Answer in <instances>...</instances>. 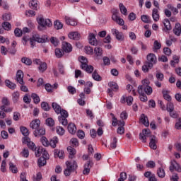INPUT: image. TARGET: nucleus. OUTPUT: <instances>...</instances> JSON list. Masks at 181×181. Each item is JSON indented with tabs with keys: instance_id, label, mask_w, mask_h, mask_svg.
I'll use <instances>...</instances> for the list:
<instances>
[{
	"instance_id": "nucleus-1",
	"label": "nucleus",
	"mask_w": 181,
	"mask_h": 181,
	"mask_svg": "<svg viewBox=\"0 0 181 181\" xmlns=\"http://www.w3.org/2000/svg\"><path fill=\"white\" fill-rule=\"evenodd\" d=\"M158 59L155 54L150 53L147 55V62L144 63V65L142 66V70L144 73H148L149 69L153 67V64H156Z\"/></svg>"
},
{
	"instance_id": "nucleus-2",
	"label": "nucleus",
	"mask_w": 181,
	"mask_h": 181,
	"mask_svg": "<svg viewBox=\"0 0 181 181\" xmlns=\"http://www.w3.org/2000/svg\"><path fill=\"white\" fill-rule=\"evenodd\" d=\"M66 169L64 170V173L65 176H70L73 172H76L78 165H77V162L76 160H69L66 162Z\"/></svg>"
},
{
	"instance_id": "nucleus-3",
	"label": "nucleus",
	"mask_w": 181,
	"mask_h": 181,
	"mask_svg": "<svg viewBox=\"0 0 181 181\" xmlns=\"http://www.w3.org/2000/svg\"><path fill=\"white\" fill-rule=\"evenodd\" d=\"M37 23L40 25L41 28H44L46 29L47 28H52L53 23L52 21L49 18H45L43 16H40L37 18Z\"/></svg>"
},
{
	"instance_id": "nucleus-4",
	"label": "nucleus",
	"mask_w": 181,
	"mask_h": 181,
	"mask_svg": "<svg viewBox=\"0 0 181 181\" xmlns=\"http://www.w3.org/2000/svg\"><path fill=\"white\" fill-rule=\"evenodd\" d=\"M112 21H114V22H116V23H117L118 25H120V26H124V25H125V22L124 21V19L121 18V17H119V13L118 11V10L114 8L112 10Z\"/></svg>"
},
{
	"instance_id": "nucleus-5",
	"label": "nucleus",
	"mask_w": 181,
	"mask_h": 181,
	"mask_svg": "<svg viewBox=\"0 0 181 181\" xmlns=\"http://www.w3.org/2000/svg\"><path fill=\"white\" fill-rule=\"evenodd\" d=\"M61 115L58 117V120L62 124V125L66 126L68 124L67 118L69 117V112L66 111L65 110L61 109V112H59Z\"/></svg>"
},
{
	"instance_id": "nucleus-6",
	"label": "nucleus",
	"mask_w": 181,
	"mask_h": 181,
	"mask_svg": "<svg viewBox=\"0 0 181 181\" xmlns=\"http://www.w3.org/2000/svg\"><path fill=\"white\" fill-rule=\"evenodd\" d=\"M31 39L37 43H46L47 40V38L40 37V35H39L37 32H33L32 33Z\"/></svg>"
},
{
	"instance_id": "nucleus-7",
	"label": "nucleus",
	"mask_w": 181,
	"mask_h": 181,
	"mask_svg": "<svg viewBox=\"0 0 181 181\" xmlns=\"http://www.w3.org/2000/svg\"><path fill=\"white\" fill-rule=\"evenodd\" d=\"M152 138L151 135V130L149 129H144L143 133H140L139 138L142 142H146V138Z\"/></svg>"
},
{
	"instance_id": "nucleus-8",
	"label": "nucleus",
	"mask_w": 181,
	"mask_h": 181,
	"mask_svg": "<svg viewBox=\"0 0 181 181\" xmlns=\"http://www.w3.org/2000/svg\"><path fill=\"white\" fill-rule=\"evenodd\" d=\"M23 144H26L28 148H29L33 152H35V151H36V149H37L36 144H35V143H33V141H30V139H29V137L24 138Z\"/></svg>"
},
{
	"instance_id": "nucleus-9",
	"label": "nucleus",
	"mask_w": 181,
	"mask_h": 181,
	"mask_svg": "<svg viewBox=\"0 0 181 181\" xmlns=\"http://www.w3.org/2000/svg\"><path fill=\"white\" fill-rule=\"evenodd\" d=\"M23 71L22 70L17 71L16 73V81L20 83L21 86H23L25 84V81H23Z\"/></svg>"
},
{
	"instance_id": "nucleus-10",
	"label": "nucleus",
	"mask_w": 181,
	"mask_h": 181,
	"mask_svg": "<svg viewBox=\"0 0 181 181\" xmlns=\"http://www.w3.org/2000/svg\"><path fill=\"white\" fill-rule=\"evenodd\" d=\"M156 144H158V138L156 136H151L149 143L150 148L154 151L156 150L158 148Z\"/></svg>"
},
{
	"instance_id": "nucleus-11",
	"label": "nucleus",
	"mask_w": 181,
	"mask_h": 181,
	"mask_svg": "<svg viewBox=\"0 0 181 181\" xmlns=\"http://www.w3.org/2000/svg\"><path fill=\"white\" fill-rule=\"evenodd\" d=\"M173 170H176V172H181L180 165L176 162V160L171 161V165H170V171L173 172Z\"/></svg>"
},
{
	"instance_id": "nucleus-12",
	"label": "nucleus",
	"mask_w": 181,
	"mask_h": 181,
	"mask_svg": "<svg viewBox=\"0 0 181 181\" xmlns=\"http://www.w3.org/2000/svg\"><path fill=\"white\" fill-rule=\"evenodd\" d=\"M62 49L65 53H70L73 51V46L67 42H62Z\"/></svg>"
},
{
	"instance_id": "nucleus-13",
	"label": "nucleus",
	"mask_w": 181,
	"mask_h": 181,
	"mask_svg": "<svg viewBox=\"0 0 181 181\" xmlns=\"http://www.w3.org/2000/svg\"><path fill=\"white\" fill-rule=\"evenodd\" d=\"M46 134V130L43 127H38L34 131V135L37 138H40V136H43Z\"/></svg>"
},
{
	"instance_id": "nucleus-14",
	"label": "nucleus",
	"mask_w": 181,
	"mask_h": 181,
	"mask_svg": "<svg viewBox=\"0 0 181 181\" xmlns=\"http://www.w3.org/2000/svg\"><path fill=\"white\" fill-rule=\"evenodd\" d=\"M81 69L82 70H84L85 71H86V73H88L89 74H91V73L94 71V66L88 65V64L81 65Z\"/></svg>"
},
{
	"instance_id": "nucleus-15",
	"label": "nucleus",
	"mask_w": 181,
	"mask_h": 181,
	"mask_svg": "<svg viewBox=\"0 0 181 181\" xmlns=\"http://www.w3.org/2000/svg\"><path fill=\"white\" fill-rule=\"evenodd\" d=\"M65 21L66 25H70L71 26H77V20L71 17L65 16Z\"/></svg>"
},
{
	"instance_id": "nucleus-16",
	"label": "nucleus",
	"mask_w": 181,
	"mask_h": 181,
	"mask_svg": "<svg viewBox=\"0 0 181 181\" xmlns=\"http://www.w3.org/2000/svg\"><path fill=\"white\" fill-rule=\"evenodd\" d=\"M88 42L92 46H97L98 44V41H97V39L95 38V35L93 33L89 34Z\"/></svg>"
},
{
	"instance_id": "nucleus-17",
	"label": "nucleus",
	"mask_w": 181,
	"mask_h": 181,
	"mask_svg": "<svg viewBox=\"0 0 181 181\" xmlns=\"http://www.w3.org/2000/svg\"><path fill=\"white\" fill-rule=\"evenodd\" d=\"M29 6L31 9L34 11H37L40 6H39V1L37 0H32L29 2Z\"/></svg>"
},
{
	"instance_id": "nucleus-18",
	"label": "nucleus",
	"mask_w": 181,
	"mask_h": 181,
	"mask_svg": "<svg viewBox=\"0 0 181 181\" xmlns=\"http://www.w3.org/2000/svg\"><path fill=\"white\" fill-rule=\"evenodd\" d=\"M152 18L154 22H158L159 18H160L159 15V10L158 8H153L152 11Z\"/></svg>"
},
{
	"instance_id": "nucleus-19",
	"label": "nucleus",
	"mask_w": 181,
	"mask_h": 181,
	"mask_svg": "<svg viewBox=\"0 0 181 181\" xmlns=\"http://www.w3.org/2000/svg\"><path fill=\"white\" fill-rule=\"evenodd\" d=\"M54 158H59V159H63L64 158V151L63 150L55 149L54 151Z\"/></svg>"
},
{
	"instance_id": "nucleus-20",
	"label": "nucleus",
	"mask_w": 181,
	"mask_h": 181,
	"mask_svg": "<svg viewBox=\"0 0 181 181\" xmlns=\"http://www.w3.org/2000/svg\"><path fill=\"white\" fill-rule=\"evenodd\" d=\"M68 131L69 134H71V135H74V134L77 132V127H76V124L74 123H69L68 124Z\"/></svg>"
},
{
	"instance_id": "nucleus-21",
	"label": "nucleus",
	"mask_w": 181,
	"mask_h": 181,
	"mask_svg": "<svg viewBox=\"0 0 181 181\" xmlns=\"http://www.w3.org/2000/svg\"><path fill=\"white\" fill-rule=\"evenodd\" d=\"M140 122L143 124L145 127H149V120L148 117L145 114H141L140 117Z\"/></svg>"
},
{
	"instance_id": "nucleus-22",
	"label": "nucleus",
	"mask_w": 181,
	"mask_h": 181,
	"mask_svg": "<svg viewBox=\"0 0 181 181\" xmlns=\"http://www.w3.org/2000/svg\"><path fill=\"white\" fill-rule=\"evenodd\" d=\"M30 127L32 128V129H37L40 127V120L35 119L32 121V122L30 124Z\"/></svg>"
},
{
	"instance_id": "nucleus-23",
	"label": "nucleus",
	"mask_w": 181,
	"mask_h": 181,
	"mask_svg": "<svg viewBox=\"0 0 181 181\" xmlns=\"http://www.w3.org/2000/svg\"><path fill=\"white\" fill-rule=\"evenodd\" d=\"M112 33L114 36H115L117 40H122V33L118 31V30L113 28L112 29Z\"/></svg>"
},
{
	"instance_id": "nucleus-24",
	"label": "nucleus",
	"mask_w": 181,
	"mask_h": 181,
	"mask_svg": "<svg viewBox=\"0 0 181 181\" xmlns=\"http://www.w3.org/2000/svg\"><path fill=\"white\" fill-rule=\"evenodd\" d=\"M69 39H72L73 40H80V34L78 32H71L68 35Z\"/></svg>"
},
{
	"instance_id": "nucleus-25",
	"label": "nucleus",
	"mask_w": 181,
	"mask_h": 181,
	"mask_svg": "<svg viewBox=\"0 0 181 181\" xmlns=\"http://www.w3.org/2000/svg\"><path fill=\"white\" fill-rule=\"evenodd\" d=\"M134 101V98L132 96H128L126 98L123 97V100H122V103L125 104L127 103V105H131Z\"/></svg>"
},
{
	"instance_id": "nucleus-26",
	"label": "nucleus",
	"mask_w": 181,
	"mask_h": 181,
	"mask_svg": "<svg viewBox=\"0 0 181 181\" xmlns=\"http://www.w3.org/2000/svg\"><path fill=\"white\" fill-rule=\"evenodd\" d=\"M52 107L55 111L56 114H60V112H62V107H60L59 104L54 102L52 103Z\"/></svg>"
},
{
	"instance_id": "nucleus-27",
	"label": "nucleus",
	"mask_w": 181,
	"mask_h": 181,
	"mask_svg": "<svg viewBox=\"0 0 181 181\" xmlns=\"http://www.w3.org/2000/svg\"><path fill=\"white\" fill-rule=\"evenodd\" d=\"M58 142H59V138H57V136H54L49 141V145H50L52 148H56V145L57 144Z\"/></svg>"
},
{
	"instance_id": "nucleus-28",
	"label": "nucleus",
	"mask_w": 181,
	"mask_h": 181,
	"mask_svg": "<svg viewBox=\"0 0 181 181\" xmlns=\"http://www.w3.org/2000/svg\"><path fill=\"white\" fill-rule=\"evenodd\" d=\"M67 151L69 153V158L73 159V158H74V155H76V148H74L71 146H69L67 148Z\"/></svg>"
},
{
	"instance_id": "nucleus-29",
	"label": "nucleus",
	"mask_w": 181,
	"mask_h": 181,
	"mask_svg": "<svg viewBox=\"0 0 181 181\" xmlns=\"http://www.w3.org/2000/svg\"><path fill=\"white\" fill-rule=\"evenodd\" d=\"M93 52L96 57H101L103 56V48L100 47H96Z\"/></svg>"
},
{
	"instance_id": "nucleus-30",
	"label": "nucleus",
	"mask_w": 181,
	"mask_h": 181,
	"mask_svg": "<svg viewBox=\"0 0 181 181\" xmlns=\"http://www.w3.org/2000/svg\"><path fill=\"white\" fill-rule=\"evenodd\" d=\"M92 78H93V80L95 81H101V80H103V78H101V76L98 74L97 70H95L92 74Z\"/></svg>"
},
{
	"instance_id": "nucleus-31",
	"label": "nucleus",
	"mask_w": 181,
	"mask_h": 181,
	"mask_svg": "<svg viewBox=\"0 0 181 181\" xmlns=\"http://www.w3.org/2000/svg\"><path fill=\"white\" fill-rule=\"evenodd\" d=\"M163 23L166 29V30H172V25H170V21L169 19L165 18L163 20Z\"/></svg>"
},
{
	"instance_id": "nucleus-32",
	"label": "nucleus",
	"mask_w": 181,
	"mask_h": 181,
	"mask_svg": "<svg viewBox=\"0 0 181 181\" xmlns=\"http://www.w3.org/2000/svg\"><path fill=\"white\" fill-rule=\"evenodd\" d=\"M5 84L6 87L10 88L11 90H15V88H16V85L8 79L5 81Z\"/></svg>"
},
{
	"instance_id": "nucleus-33",
	"label": "nucleus",
	"mask_w": 181,
	"mask_h": 181,
	"mask_svg": "<svg viewBox=\"0 0 181 181\" xmlns=\"http://www.w3.org/2000/svg\"><path fill=\"white\" fill-rule=\"evenodd\" d=\"M46 158L45 157H40L37 160V165L39 168H42V166H45L46 165L47 161Z\"/></svg>"
},
{
	"instance_id": "nucleus-34",
	"label": "nucleus",
	"mask_w": 181,
	"mask_h": 181,
	"mask_svg": "<svg viewBox=\"0 0 181 181\" xmlns=\"http://www.w3.org/2000/svg\"><path fill=\"white\" fill-rule=\"evenodd\" d=\"M144 94H146L147 95H151L152 93H153V89H152V87L150 86H144Z\"/></svg>"
},
{
	"instance_id": "nucleus-35",
	"label": "nucleus",
	"mask_w": 181,
	"mask_h": 181,
	"mask_svg": "<svg viewBox=\"0 0 181 181\" xmlns=\"http://www.w3.org/2000/svg\"><path fill=\"white\" fill-rule=\"evenodd\" d=\"M3 28L4 30H11L12 29V25H11V23L8 21H4L2 24Z\"/></svg>"
},
{
	"instance_id": "nucleus-36",
	"label": "nucleus",
	"mask_w": 181,
	"mask_h": 181,
	"mask_svg": "<svg viewBox=\"0 0 181 181\" xmlns=\"http://www.w3.org/2000/svg\"><path fill=\"white\" fill-rule=\"evenodd\" d=\"M20 131L22 133V134L25 136V138H28V136L29 135V130L28 129V128L21 126L20 127Z\"/></svg>"
},
{
	"instance_id": "nucleus-37",
	"label": "nucleus",
	"mask_w": 181,
	"mask_h": 181,
	"mask_svg": "<svg viewBox=\"0 0 181 181\" xmlns=\"http://www.w3.org/2000/svg\"><path fill=\"white\" fill-rule=\"evenodd\" d=\"M54 29H57V30L63 29V23H62V22H60L59 21L57 20L54 22Z\"/></svg>"
},
{
	"instance_id": "nucleus-38",
	"label": "nucleus",
	"mask_w": 181,
	"mask_h": 181,
	"mask_svg": "<svg viewBox=\"0 0 181 181\" xmlns=\"http://www.w3.org/2000/svg\"><path fill=\"white\" fill-rule=\"evenodd\" d=\"M31 98H33L35 104H39L40 103V98L36 93H32Z\"/></svg>"
},
{
	"instance_id": "nucleus-39",
	"label": "nucleus",
	"mask_w": 181,
	"mask_h": 181,
	"mask_svg": "<svg viewBox=\"0 0 181 181\" xmlns=\"http://www.w3.org/2000/svg\"><path fill=\"white\" fill-rule=\"evenodd\" d=\"M38 69L40 71H42V73L44 71H46V70L47 69V64H46V62H42L40 64V66H38Z\"/></svg>"
},
{
	"instance_id": "nucleus-40",
	"label": "nucleus",
	"mask_w": 181,
	"mask_h": 181,
	"mask_svg": "<svg viewBox=\"0 0 181 181\" xmlns=\"http://www.w3.org/2000/svg\"><path fill=\"white\" fill-rule=\"evenodd\" d=\"M43 151V147H37V149L34 150L36 158H39L42 156Z\"/></svg>"
},
{
	"instance_id": "nucleus-41",
	"label": "nucleus",
	"mask_w": 181,
	"mask_h": 181,
	"mask_svg": "<svg viewBox=\"0 0 181 181\" xmlns=\"http://www.w3.org/2000/svg\"><path fill=\"white\" fill-rule=\"evenodd\" d=\"M162 93L163 95V98L166 100V101H168V103H170V101L172 100V97H170V95L168 94V90H163Z\"/></svg>"
},
{
	"instance_id": "nucleus-42",
	"label": "nucleus",
	"mask_w": 181,
	"mask_h": 181,
	"mask_svg": "<svg viewBox=\"0 0 181 181\" xmlns=\"http://www.w3.org/2000/svg\"><path fill=\"white\" fill-rule=\"evenodd\" d=\"M119 6L121 13H122V15H127V12H128V11L127 10L125 6H124V4L120 3Z\"/></svg>"
},
{
	"instance_id": "nucleus-43",
	"label": "nucleus",
	"mask_w": 181,
	"mask_h": 181,
	"mask_svg": "<svg viewBox=\"0 0 181 181\" xmlns=\"http://www.w3.org/2000/svg\"><path fill=\"white\" fill-rule=\"evenodd\" d=\"M167 8L168 9H170V11H172V12L174 15H177V13H179V11L177 10V8H176L175 7L172 6L171 4H168Z\"/></svg>"
},
{
	"instance_id": "nucleus-44",
	"label": "nucleus",
	"mask_w": 181,
	"mask_h": 181,
	"mask_svg": "<svg viewBox=\"0 0 181 181\" xmlns=\"http://www.w3.org/2000/svg\"><path fill=\"white\" fill-rule=\"evenodd\" d=\"M41 107L44 110V111H50V105L47 102H42L41 103Z\"/></svg>"
},
{
	"instance_id": "nucleus-45",
	"label": "nucleus",
	"mask_w": 181,
	"mask_h": 181,
	"mask_svg": "<svg viewBox=\"0 0 181 181\" xmlns=\"http://www.w3.org/2000/svg\"><path fill=\"white\" fill-rule=\"evenodd\" d=\"M56 132L57 134H58V135H60L61 136H62V135L66 132L64 128L60 126H57L56 127Z\"/></svg>"
},
{
	"instance_id": "nucleus-46",
	"label": "nucleus",
	"mask_w": 181,
	"mask_h": 181,
	"mask_svg": "<svg viewBox=\"0 0 181 181\" xmlns=\"http://www.w3.org/2000/svg\"><path fill=\"white\" fill-rule=\"evenodd\" d=\"M21 62L24 63V64H26V66H30L32 64V59L28 57H23Z\"/></svg>"
},
{
	"instance_id": "nucleus-47",
	"label": "nucleus",
	"mask_w": 181,
	"mask_h": 181,
	"mask_svg": "<svg viewBox=\"0 0 181 181\" xmlns=\"http://www.w3.org/2000/svg\"><path fill=\"white\" fill-rule=\"evenodd\" d=\"M14 35L16 37H21L23 35V31L19 28H16L14 30Z\"/></svg>"
},
{
	"instance_id": "nucleus-48",
	"label": "nucleus",
	"mask_w": 181,
	"mask_h": 181,
	"mask_svg": "<svg viewBox=\"0 0 181 181\" xmlns=\"http://www.w3.org/2000/svg\"><path fill=\"white\" fill-rule=\"evenodd\" d=\"M19 96H20V94H19V92L18 91L14 92L12 94L13 103H18V101H19Z\"/></svg>"
},
{
	"instance_id": "nucleus-49",
	"label": "nucleus",
	"mask_w": 181,
	"mask_h": 181,
	"mask_svg": "<svg viewBox=\"0 0 181 181\" xmlns=\"http://www.w3.org/2000/svg\"><path fill=\"white\" fill-rule=\"evenodd\" d=\"M157 175L158 177L163 178L165 177V170L163 169V168H159L157 171Z\"/></svg>"
},
{
	"instance_id": "nucleus-50",
	"label": "nucleus",
	"mask_w": 181,
	"mask_h": 181,
	"mask_svg": "<svg viewBox=\"0 0 181 181\" xmlns=\"http://www.w3.org/2000/svg\"><path fill=\"white\" fill-rule=\"evenodd\" d=\"M138 93L139 94V95L145 94V85L139 86Z\"/></svg>"
},
{
	"instance_id": "nucleus-51",
	"label": "nucleus",
	"mask_w": 181,
	"mask_h": 181,
	"mask_svg": "<svg viewBox=\"0 0 181 181\" xmlns=\"http://www.w3.org/2000/svg\"><path fill=\"white\" fill-rule=\"evenodd\" d=\"M55 56L58 58L60 59L63 56V50L60 49L59 48H56L55 49Z\"/></svg>"
},
{
	"instance_id": "nucleus-52",
	"label": "nucleus",
	"mask_w": 181,
	"mask_h": 181,
	"mask_svg": "<svg viewBox=\"0 0 181 181\" xmlns=\"http://www.w3.org/2000/svg\"><path fill=\"white\" fill-rule=\"evenodd\" d=\"M1 172L5 173L6 172V160H3L1 165Z\"/></svg>"
},
{
	"instance_id": "nucleus-53",
	"label": "nucleus",
	"mask_w": 181,
	"mask_h": 181,
	"mask_svg": "<svg viewBox=\"0 0 181 181\" xmlns=\"http://www.w3.org/2000/svg\"><path fill=\"white\" fill-rule=\"evenodd\" d=\"M9 168L12 173H18V168H16L12 163H9Z\"/></svg>"
},
{
	"instance_id": "nucleus-54",
	"label": "nucleus",
	"mask_w": 181,
	"mask_h": 181,
	"mask_svg": "<svg viewBox=\"0 0 181 181\" xmlns=\"http://www.w3.org/2000/svg\"><path fill=\"white\" fill-rule=\"evenodd\" d=\"M141 19L144 23H149L151 22V19L147 15H142Z\"/></svg>"
},
{
	"instance_id": "nucleus-55",
	"label": "nucleus",
	"mask_w": 181,
	"mask_h": 181,
	"mask_svg": "<svg viewBox=\"0 0 181 181\" xmlns=\"http://www.w3.org/2000/svg\"><path fill=\"white\" fill-rule=\"evenodd\" d=\"M108 86L112 90H118V84L114 81L110 82Z\"/></svg>"
},
{
	"instance_id": "nucleus-56",
	"label": "nucleus",
	"mask_w": 181,
	"mask_h": 181,
	"mask_svg": "<svg viewBox=\"0 0 181 181\" xmlns=\"http://www.w3.org/2000/svg\"><path fill=\"white\" fill-rule=\"evenodd\" d=\"M3 21H5V22H7L8 21H11L12 19V16L11 13H4L2 16Z\"/></svg>"
},
{
	"instance_id": "nucleus-57",
	"label": "nucleus",
	"mask_w": 181,
	"mask_h": 181,
	"mask_svg": "<svg viewBox=\"0 0 181 181\" xmlns=\"http://www.w3.org/2000/svg\"><path fill=\"white\" fill-rule=\"evenodd\" d=\"M78 60L81 63V66H83V64H88V63L87 58H86L85 57H80Z\"/></svg>"
},
{
	"instance_id": "nucleus-58",
	"label": "nucleus",
	"mask_w": 181,
	"mask_h": 181,
	"mask_svg": "<svg viewBox=\"0 0 181 181\" xmlns=\"http://www.w3.org/2000/svg\"><path fill=\"white\" fill-rule=\"evenodd\" d=\"M40 141L44 146H49V141L47 140V138L42 136L41 137Z\"/></svg>"
},
{
	"instance_id": "nucleus-59",
	"label": "nucleus",
	"mask_w": 181,
	"mask_h": 181,
	"mask_svg": "<svg viewBox=\"0 0 181 181\" xmlns=\"http://www.w3.org/2000/svg\"><path fill=\"white\" fill-rule=\"evenodd\" d=\"M118 143V139H117V137H114L113 138V142H112L110 144V148L112 149H115V148H117V144Z\"/></svg>"
},
{
	"instance_id": "nucleus-60",
	"label": "nucleus",
	"mask_w": 181,
	"mask_h": 181,
	"mask_svg": "<svg viewBox=\"0 0 181 181\" xmlns=\"http://www.w3.org/2000/svg\"><path fill=\"white\" fill-rule=\"evenodd\" d=\"M46 124L48 125V127H53L54 125V120L49 117L46 119Z\"/></svg>"
},
{
	"instance_id": "nucleus-61",
	"label": "nucleus",
	"mask_w": 181,
	"mask_h": 181,
	"mask_svg": "<svg viewBox=\"0 0 181 181\" xmlns=\"http://www.w3.org/2000/svg\"><path fill=\"white\" fill-rule=\"evenodd\" d=\"M21 154L23 158H29V150L28 148H23Z\"/></svg>"
},
{
	"instance_id": "nucleus-62",
	"label": "nucleus",
	"mask_w": 181,
	"mask_h": 181,
	"mask_svg": "<svg viewBox=\"0 0 181 181\" xmlns=\"http://www.w3.org/2000/svg\"><path fill=\"white\" fill-rule=\"evenodd\" d=\"M13 119L14 121H19V119H21V113L14 112L13 115Z\"/></svg>"
},
{
	"instance_id": "nucleus-63",
	"label": "nucleus",
	"mask_w": 181,
	"mask_h": 181,
	"mask_svg": "<svg viewBox=\"0 0 181 181\" xmlns=\"http://www.w3.org/2000/svg\"><path fill=\"white\" fill-rule=\"evenodd\" d=\"M175 107L173 106V103L168 102L167 103V111L170 112V111H174Z\"/></svg>"
},
{
	"instance_id": "nucleus-64",
	"label": "nucleus",
	"mask_w": 181,
	"mask_h": 181,
	"mask_svg": "<svg viewBox=\"0 0 181 181\" xmlns=\"http://www.w3.org/2000/svg\"><path fill=\"white\" fill-rule=\"evenodd\" d=\"M85 52L86 54H93V47H85Z\"/></svg>"
}]
</instances>
